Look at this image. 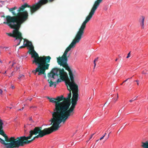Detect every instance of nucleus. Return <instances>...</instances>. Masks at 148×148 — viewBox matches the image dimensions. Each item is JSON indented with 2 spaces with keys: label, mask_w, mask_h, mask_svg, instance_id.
<instances>
[{
  "label": "nucleus",
  "mask_w": 148,
  "mask_h": 148,
  "mask_svg": "<svg viewBox=\"0 0 148 148\" xmlns=\"http://www.w3.org/2000/svg\"><path fill=\"white\" fill-rule=\"evenodd\" d=\"M23 46L29 48L31 50L30 53L32 57L34 59L33 63L38 65L36 69L33 71V72L35 75L38 72L39 75L44 74L45 70L48 69L49 65L47 63L50 62L51 58L49 56L39 57L38 54L34 50L32 43L27 39H24Z\"/></svg>",
  "instance_id": "20e7f679"
},
{
  "label": "nucleus",
  "mask_w": 148,
  "mask_h": 148,
  "mask_svg": "<svg viewBox=\"0 0 148 148\" xmlns=\"http://www.w3.org/2000/svg\"><path fill=\"white\" fill-rule=\"evenodd\" d=\"M24 108L23 107L22 109H18V110H23V109H24Z\"/></svg>",
  "instance_id": "393cba45"
},
{
  "label": "nucleus",
  "mask_w": 148,
  "mask_h": 148,
  "mask_svg": "<svg viewBox=\"0 0 148 148\" xmlns=\"http://www.w3.org/2000/svg\"><path fill=\"white\" fill-rule=\"evenodd\" d=\"M135 82H137V84L138 85H139V81L138 80H136L135 81Z\"/></svg>",
  "instance_id": "412c9836"
},
{
  "label": "nucleus",
  "mask_w": 148,
  "mask_h": 148,
  "mask_svg": "<svg viewBox=\"0 0 148 148\" xmlns=\"http://www.w3.org/2000/svg\"><path fill=\"white\" fill-rule=\"evenodd\" d=\"M103 137L102 136L100 138L99 140H102V139H103Z\"/></svg>",
  "instance_id": "bb28decb"
},
{
  "label": "nucleus",
  "mask_w": 148,
  "mask_h": 148,
  "mask_svg": "<svg viewBox=\"0 0 148 148\" xmlns=\"http://www.w3.org/2000/svg\"><path fill=\"white\" fill-rule=\"evenodd\" d=\"M106 133H105V134H104V135L105 136V135H106Z\"/></svg>",
  "instance_id": "a19ab883"
},
{
  "label": "nucleus",
  "mask_w": 148,
  "mask_h": 148,
  "mask_svg": "<svg viewBox=\"0 0 148 148\" xmlns=\"http://www.w3.org/2000/svg\"><path fill=\"white\" fill-rule=\"evenodd\" d=\"M99 140H97L96 141V142H97V141H99Z\"/></svg>",
  "instance_id": "ea45409f"
},
{
  "label": "nucleus",
  "mask_w": 148,
  "mask_h": 148,
  "mask_svg": "<svg viewBox=\"0 0 148 148\" xmlns=\"http://www.w3.org/2000/svg\"><path fill=\"white\" fill-rule=\"evenodd\" d=\"M82 38H75L69 46L66 49L63 56L61 57L57 58L58 63L64 68L69 71V77L71 82L69 80L67 74L64 72V69L59 71L58 69L55 68L51 71L48 76V82L49 84L50 87L56 86L55 82L56 79L57 83L60 82L61 80L65 82L66 84L69 86L70 88L72 90L73 97L72 99V105L69 109L67 110L71 104L70 98L71 97V92L68 94L67 97H65V101L64 103L65 104H68V107L67 109L63 110H60V112L58 115L61 116L62 122L64 123L65 121L70 116L73 115L74 113L73 110L77 104L78 100V87L75 83L77 79L78 73L74 70H71L67 64V57H69L70 53L69 52L72 49L74 48L77 43L79 42Z\"/></svg>",
  "instance_id": "f257e3e1"
},
{
  "label": "nucleus",
  "mask_w": 148,
  "mask_h": 148,
  "mask_svg": "<svg viewBox=\"0 0 148 148\" xmlns=\"http://www.w3.org/2000/svg\"><path fill=\"white\" fill-rule=\"evenodd\" d=\"M105 136L104 135H103L102 137L104 138V137H105Z\"/></svg>",
  "instance_id": "c9c22d12"
},
{
  "label": "nucleus",
  "mask_w": 148,
  "mask_h": 148,
  "mask_svg": "<svg viewBox=\"0 0 148 148\" xmlns=\"http://www.w3.org/2000/svg\"><path fill=\"white\" fill-rule=\"evenodd\" d=\"M6 34H7L8 36H9V33H6Z\"/></svg>",
  "instance_id": "c85d7f7f"
},
{
  "label": "nucleus",
  "mask_w": 148,
  "mask_h": 148,
  "mask_svg": "<svg viewBox=\"0 0 148 148\" xmlns=\"http://www.w3.org/2000/svg\"><path fill=\"white\" fill-rule=\"evenodd\" d=\"M2 92H3L2 90L1 89H0V94L1 95H2Z\"/></svg>",
  "instance_id": "4be33fe9"
},
{
  "label": "nucleus",
  "mask_w": 148,
  "mask_h": 148,
  "mask_svg": "<svg viewBox=\"0 0 148 148\" xmlns=\"http://www.w3.org/2000/svg\"><path fill=\"white\" fill-rule=\"evenodd\" d=\"M122 112V110L121 111V110H120L119 112H120V113H121Z\"/></svg>",
  "instance_id": "7c9ffc66"
},
{
  "label": "nucleus",
  "mask_w": 148,
  "mask_h": 148,
  "mask_svg": "<svg viewBox=\"0 0 148 148\" xmlns=\"http://www.w3.org/2000/svg\"><path fill=\"white\" fill-rule=\"evenodd\" d=\"M103 0H97L96 1L88 15L86 18L85 21L82 23L80 28L77 32L84 34V30L87 23L88 22L94 15L95 11L99 6Z\"/></svg>",
  "instance_id": "39448f33"
},
{
  "label": "nucleus",
  "mask_w": 148,
  "mask_h": 148,
  "mask_svg": "<svg viewBox=\"0 0 148 148\" xmlns=\"http://www.w3.org/2000/svg\"><path fill=\"white\" fill-rule=\"evenodd\" d=\"M98 58H95L94 60V68H95L96 66V63L95 62L97 61Z\"/></svg>",
  "instance_id": "4468645a"
},
{
  "label": "nucleus",
  "mask_w": 148,
  "mask_h": 148,
  "mask_svg": "<svg viewBox=\"0 0 148 148\" xmlns=\"http://www.w3.org/2000/svg\"><path fill=\"white\" fill-rule=\"evenodd\" d=\"M105 136L104 135H103L102 137L104 138V137H105Z\"/></svg>",
  "instance_id": "e433bc0d"
},
{
  "label": "nucleus",
  "mask_w": 148,
  "mask_h": 148,
  "mask_svg": "<svg viewBox=\"0 0 148 148\" xmlns=\"http://www.w3.org/2000/svg\"><path fill=\"white\" fill-rule=\"evenodd\" d=\"M54 100H57L58 101V102H59L60 101L63 100H65V97H64L62 95L60 96H58L56 97V98H54Z\"/></svg>",
  "instance_id": "9d476101"
},
{
  "label": "nucleus",
  "mask_w": 148,
  "mask_h": 148,
  "mask_svg": "<svg viewBox=\"0 0 148 148\" xmlns=\"http://www.w3.org/2000/svg\"><path fill=\"white\" fill-rule=\"evenodd\" d=\"M17 7L16 6L13 8H10L11 11L13 15H15L16 14V16L10 17V27L13 30L11 33H10V36L15 38V41L16 43V46L20 44L22 40L23 39L21 33L19 31L21 25L25 21L27 18L28 14L26 11L21 12L17 11Z\"/></svg>",
  "instance_id": "7ed1b4c3"
},
{
  "label": "nucleus",
  "mask_w": 148,
  "mask_h": 148,
  "mask_svg": "<svg viewBox=\"0 0 148 148\" xmlns=\"http://www.w3.org/2000/svg\"><path fill=\"white\" fill-rule=\"evenodd\" d=\"M1 17H3L4 20L5 21L3 22V23L7 24L9 26V15H8L5 17L4 15H3L1 16Z\"/></svg>",
  "instance_id": "6e6552de"
},
{
  "label": "nucleus",
  "mask_w": 148,
  "mask_h": 148,
  "mask_svg": "<svg viewBox=\"0 0 148 148\" xmlns=\"http://www.w3.org/2000/svg\"><path fill=\"white\" fill-rule=\"evenodd\" d=\"M0 62H1V63H2V61L1 60H0Z\"/></svg>",
  "instance_id": "58836bf2"
},
{
  "label": "nucleus",
  "mask_w": 148,
  "mask_h": 148,
  "mask_svg": "<svg viewBox=\"0 0 148 148\" xmlns=\"http://www.w3.org/2000/svg\"><path fill=\"white\" fill-rule=\"evenodd\" d=\"M36 108V107H34V106H31V107H30V108Z\"/></svg>",
  "instance_id": "c756f323"
},
{
  "label": "nucleus",
  "mask_w": 148,
  "mask_h": 148,
  "mask_svg": "<svg viewBox=\"0 0 148 148\" xmlns=\"http://www.w3.org/2000/svg\"><path fill=\"white\" fill-rule=\"evenodd\" d=\"M142 73L143 74L147 75L148 74V71L146 69H145L142 72Z\"/></svg>",
  "instance_id": "f8f14e48"
},
{
  "label": "nucleus",
  "mask_w": 148,
  "mask_h": 148,
  "mask_svg": "<svg viewBox=\"0 0 148 148\" xmlns=\"http://www.w3.org/2000/svg\"><path fill=\"white\" fill-rule=\"evenodd\" d=\"M49 0L50 2H51L54 0ZM47 2L48 0H40L37 3H36V4L33 5L32 6H31L28 5L26 4H25L19 7L17 11L20 12L21 11H23L24 10V8L26 7H30L31 12L32 14L38 10L42 5L47 3Z\"/></svg>",
  "instance_id": "423d86ee"
},
{
  "label": "nucleus",
  "mask_w": 148,
  "mask_h": 148,
  "mask_svg": "<svg viewBox=\"0 0 148 148\" xmlns=\"http://www.w3.org/2000/svg\"><path fill=\"white\" fill-rule=\"evenodd\" d=\"M23 47H24L23 46H21L20 47H19V48H20H20H23Z\"/></svg>",
  "instance_id": "cd10ccee"
},
{
  "label": "nucleus",
  "mask_w": 148,
  "mask_h": 148,
  "mask_svg": "<svg viewBox=\"0 0 148 148\" xmlns=\"http://www.w3.org/2000/svg\"><path fill=\"white\" fill-rule=\"evenodd\" d=\"M117 60H118V59L117 58L115 60V61H116Z\"/></svg>",
  "instance_id": "f704fd0d"
},
{
  "label": "nucleus",
  "mask_w": 148,
  "mask_h": 148,
  "mask_svg": "<svg viewBox=\"0 0 148 148\" xmlns=\"http://www.w3.org/2000/svg\"><path fill=\"white\" fill-rule=\"evenodd\" d=\"M136 98H132V99L130 100L129 101L130 102H132L134 101V100H136Z\"/></svg>",
  "instance_id": "a211bd4d"
},
{
  "label": "nucleus",
  "mask_w": 148,
  "mask_h": 148,
  "mask_svg": "<svg viewBox=\"0 0 148 148\" xmlns=\"http://www.w3.org/2000/svg\"><path fill=\"white\" fill-rule=\"evenodd\" d=\"M141 146L142 148H148V140L142 142Z\"/></svg>",
  "instance_id": "9b49d317"
},
{
  "label": "nucleus",
  "mask_w": 148,
  "mask_h": 148,
  "mask_svg": "<svg viewBox=\"0 0 148 148\" xmlns=\"http://www.w3.org/2000/svg\"><path fill=\"white\" fill-rule=\"evenodd\" d=\"M145 20V17L143 16H142L139 20V22L140 25L142 29H144V21Z\"/></svg>",
  "instance_id": "1a4fd4ad"
},
{
  "label": "nucleus",
  "mask_w": 148,
  "mask_h": 148,
  "mask_svg": "<svg viewBox=\"0 0 148 148\" xmlns=\"http://www.w3.org/2000/svg\"><path fill=\"white\" fill-rule=\"evenodd\" d=\"M0 48L1 49H4V48H5L6 50L7 49H8V47H3L1 46L0 47Z\"/></svg>",
  "instance_id": "f3484780"
},
{
  "label": "nucleus",
  "mask_w": 148,
  "mask_h": 148,
  "mask_svg": "<svg viewBox=\"0 0 148 148\" xmlns=\"http://www.w3.org/2000/svg\"><path fill=\"white\" fill-rule=\"evenodd\" d=\"M47 97L50 102L55 104V108L52 113L53 119L50 120L51 123L49 124L51 125L53 123L52 126L49 128L44 129L42 130L38 127H36L33 130L30 131L29 135L28 136H23L17 137L16 138L14 137H11L10 138V148H18L20 146L29 143L36 138H41L49 134L58 130L60 127L59 125L62 122L61 116H59L58 114L60 113V110L67 109L68 107V104H65L64 103L65 101L58 102L54 100V98H50L48 97Z\"/></svg>",
  "instance_id": "f03ea898"
},
{
  "label": "nucleus",
  "mask_w": 148,
  "mask_h": 148,
  "mask_svg": "<svg viewBox=\"0 0 148 148\" xmlns=\"http://www.w3.org/2000/svg\"><path fill=\"white\" fill-rule=\"evenodd\" d=\"M6 71H5L4 73L3 74H4L5 73H6Z\"/></svg>",
  "instance_id": "79ce46f5"
},
{
  "label": "nucleus",
  "mask_w": 148,
  "mask_h": 148,
  "mask_svg": "<svg viewBox=\"0 0 148 148\" xmlns=\"http://www.w3.org/2000/svg\"><path fill=\"white\" fill-rule=\"evenodd\" d=\"M88 140L87 141V142H88Z\"/></svg>",
  "instance_id": "a18cd8bd"
},
{
  "label": "nucleus",
  "mask_w": 148,
  "mask_h": 148,
  "mask_svg": "<svg viewBox=\"0 0 148 148\" xmlns=\"http://www.w3.org/2000/svg\"><path fill=\"white\" fill-rule=\"evenodd\" d=\"M26 130H25V133H26Z\"/></svg>",
  "instance_id": "72a5a7b5"
},
{
  "label": "nucleus",
  "mask_w": 148,
  "mask_h": 148,
  "mask_svg": "<svg viewBox=\"0 0 148 148\" xmlns=\"http://www.w3.org/2000/svg\"><path fill=\"white\" fill-rule=\"evenodd\" d=\"M92 135H91L90 138H89V140H90V139H91L92 138Z\"/></svg>",
  "instance_id": "2f4dec72"
},
{
  "label": "nucleus",
  "mask_w": 148,
  "mask_h": 148,
  "mask_svg": "<svg viewBox=\"0 0 148 148\" xmlns=\"http://www.w3.org/2000/svg\"><path fill=\"white\" fill-rule=\"evenodd\" d=\"M29 121H33V122H34V121H33L32 120V118L31 117H30L29 118Z\"/></svg>",
  "instance_id": "5701e85b"
},
{
  "label": "nucleus",
  "mask_w": 148,
  "mask_h": 148,
  "mask_svg": "<svg viewBox=\"0 0 148 148\" xmlns=\"http://www.w3.org/2000/svg\"><path fill=\"white\" fill-rule=\"evenodd\" d=\"M24 76L23 75H19L18 78L19 79H20L21 78H24Z\"/></svg>",
  "instance_id": "2eb2a0df"
},
{
  "label": "nucleus",
  "mask_w": 148,
  "mask_h": 148,
  "mask_svg": "<svg viewBox=\"0 0 148 148\" xmlns=\"http://www.w3.org/2000/svg\"><path fill=\"white\" fill-rule=\"evenodd\" d=\"M130 52L128 54H127V56L126 57V58H128L130 56Z\"/></svg>",
  "instance_id": "aec40b11"
},
{
  "label": "nucleus",
  "mask_w": 148,
  "mask_h": 148,
  "mask_svg": "<svg viewBox=\"0 0 148 148\" xmlns=\"http://www.w3.org/2000/svg\"><path fill=\"white\" fill-rule=\"evenodd\" d=\"M10 108L11 109V108H12L10 107Z\"/></svg>",
  "instance_id": "c03bdc74"
},
{
  "label": "nucleus",
  "mask_w": 148,
  "mask_h": 148,
  "mask_svg": "<svg viewBox=\"0 0 148 148\" xmlns=\"http://www.w3.org/2000/svg\"><path fill=\"white\" fill-rule=\"evenodd\" d=\"M95 134H92L91 135H92V136H93Z\"/></svg>",
  "instance_id": "4c0bfd02"
},
{
  "label": "nucleus",
  "mask_w": 148,
  "mask_h": 148,
  "mask_svg": "<svg viewBox=\"0 0 148 148\" xmlns=\"http://www.w3.org/2000/svg\"><path fill=\"white\" fill-rule=\"evenodd\" d=\"M12 66L14 67V71L11 73V76L13 75L16 72L19 70L20 66H17V64L15 62H13L12 63Z\"/></svg>",
  "instance_id": "0eeeda50"
},
{
  "label": "nucleus",
  "mask_w": 148,
  "mask_h": 148,
  "mask_svg": "<svg viewBox=\"0 0 148 148\" xmlns=\"http://www.w3.org/2000/svg\"><path fill=\"white\" fill-rule=\"evenodd\" d=\"M46 76H45V78H46Z\"/></svg>",
  "instance_id": "37998d69"
},
{
  "label": "nucleus",
  "mask_w": 148,
  "mask_h": 148,
  "mask_svg": "<svg viewBox=\"0 0 148 148\" xmlns=\"http://www.w3.org/2000/svg\"><path fill=\"white\" fill-rule=\"evenodd\" d=\"M14 88H15V87H14V86L13 85H12L11 86V88L12 89H14Z\"/></svg>",
  "instance_id": "b1692460"
},
{
  "label": "nucleus",
  "mask_w": 148,
  "mask_h": 148,
  "mask_svg": "<svg viewBox=\"0 0 148 148\" xmlns=\"http://www.w3.org/2000/svg\"><path fill=\"white\" fill-rule=\"evenodd\" d=\"M129 79V78H128V79H126L125 80H124L122 83H121V85H122L123 84V83H124V82H126V81H127V80Z\"/></svg>",
  "instance_id": "6ab92c4d"
},
{
  "label": "nucleus",
  "mask_w": 148,
  "mask_h": 148,
  "mask_svg": "<svg viewBox=\"0 0 148 148\" xmlns=\"http://www.w3.org/2000/svg\"><path fill=\"white\" fill-rule=\"evenodd\" d=\"M110 133H109L108 134V137H107V138L106 139H108V138H109V135H110Z\"/></svg>",
  "instance_id": "a878e982"
},
{
  "label": "nucleus",
  "mask_w": 148,
  "mask_h": 148,
  "mask_svg": "<svg viewBox=\"0 0 148 148\" xmlns=\"http://www.w3.org/2000/svg\"><path fill=\"white\" fill-rule=\"evenodd\" d=\"M118 98H119L118 95V94L117 93V95H116V98H113V101L114 102H116L117 101Z\"/></svg>",
  "instance_id": "ddd939ff"
},
{
  "label": "nucleus",
  "mask_w": 148,
  "mask_h": 148,
  "mask_svg": "<svg viewBox=\"0 0 148 148\" xmlns=\"http://www.w3.org/2000/svg\"><path fill=\"white\" fill-rule=\"evenodd\" d=\"M30 123H31L30 125H34L36 124V123L34 121V122L31 121Z\"/></svg>",
  "instance_id": "dca6fc26"
},
{
  "label": "nucleus",
  "mask_w": 148,
  "mask_h": 148,
  "mask_svg": "<svg viewBox=\"0 0 148 148\" xmlns=\"http://www.w3.org/2000/svg\"><path fill=\"white\" fill-rule=\"evenodd\" d=\"M32 98H31V99H29V100L30 101H31L32 100Z\"/></svg>",
  "instance_id": "473e14b6"
}]
</instances>
